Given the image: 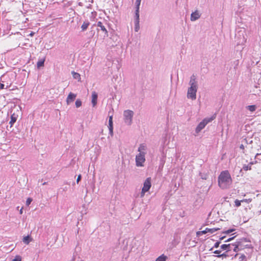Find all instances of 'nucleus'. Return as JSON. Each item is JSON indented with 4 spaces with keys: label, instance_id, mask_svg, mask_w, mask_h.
<instances>
[{
    "label": "nucleus",
    "instance_id": "72a5a7b5",
    "mask_svg": "<svg viewBox=\"0 0 261 261\" xmlns=\"http://www.w3.org/2000/svg\"><path fill=\"white\" fill-rule=\"evenodd\" d=\"M206 229L204 230H202V231H198L197 232V234L198 236H199L200 234H205L206 233Z\"/></svg>",
    "mask_w": 261,
    "mask_h": 261
},
{
    "label": "nucleus",
    "instance_id": "412c9836",
    "mask_svg": "<svg viewBox=\"0 0 261 261\" xmlns=\"http://www.w3.org/2000/svg\"><path fill=\"white\" fill-rule=\"evenodd\" d=\"M246 109L251 112H254L256 109V106L255 105H250L246 107Z\"/></svg>",
    "mask_w": 261,
    "mask_h": 261
},
{
    "label": "nucleus",
    "instance_id": "f8f14e48",
    "mask_svg": "<svg viewBox=\"0 0 261 261\" xmlns=\"http://www.w3.org/2000/svg\"><path fill=\"white\" fill-rule=\"evenodd\" d=\"M200 17V14L198 10L195 11L194 12H192L191 15V20L192 21H196L198 19H199Z\"/></svg>",
    "mask_w": 261,
    "mask_h": 261
},
{
    "label": "nucleus",
    "instance_id": "473e14b6",
    "mask_svg": "<svg viewBox=\"0 0 261 261\" xmlns=\"http://www.w3.org/2000/svg\"><path fill=\"white\" fill-rule=\"evenodd\" d=\"M32 201V199L31 198H28L26 201V205L27 206H29L31 204Z\"/></svg>",
    "mask_w": 261,
    "mask_h": 261
},
{
    "label": "nucleus",
    "instance_id": "a19ab883",
    "mask_svg": "<svg viewBox=\"0 0 261 261\" xmlns=\"http://www.w3.org/2000/svg\"><path fill=\"white\" fill-rule=\"evenodd\" d=\"M147 192V191H143V189H142V191H141V195H140L141 197H144V195H145V193L146 192Z\"/></svg>",
    "mask_w": 261,
    "mask_h": 261
},
{
    "label": "nucleus",
    "instance_id": "4be33fe9",
    "mask_svg": "<svg viewBox=\"0 0 261 261\" xmlns=\"http://www.w3.org/2000/svg\"><path fill=\"white\" fill-rule=\"evenodd\" d=\"M16 117L14 116V115H12L11 117V120L9 122V124H10V127H12L13 124L16 122Z\"/></svg>",
    "mask_w": 261,
    "mask_h": 261
},
{
    "label": "nucleus",
    "instance_id": "7ed1b4c3",
    "mask_svg": "<svg viewBox=\"0 0 261 261\" xmlns=\"http://www.w3.org/2000/svg\"><path fill=\"white\" fill-rule=\"evenodd\" d=\"M250 242L247 238H243L238 239L234 243V247H233V251L234 252H238L240 250H243L245 248H252V245L250 244H246V243Z\"/></svg>",
    "mask_w": 261,
    "mask_h": 261
},
{
    "label": "nucleus",
    "instance_id": "6ab92c4d",
    "mask_svg": "<svg viewBox=\"0 0 261 261\" xmlns=\"http://www.w3.org/2000/svg\"><path fill=\"white\" fill-rule=\"evenodd\" d=\"M32 241L31 238L29 236H25L23 239V242L25 244H29Z\"/></svg>",
    "mask_w": 261,
    "mask_h": 261
},
{
    "label": "nucleus",
    "instance_id": "bb28decb",
    "mask_svg": "<svg viewBox=\"0 0 261 261\" xmlns=\"http://www.w3.org/2000/svg\"><path fill=\"white\" fill-rule=\"evenodd\" d=\"M72 74L73 77L74 79H80V74L79 73H76L74 71H72Z\"/></svg>",
    "mask_w": 261,
    "mask_h": 261
},
{
    "label": "nucleus",
    "instance_id": "c85d7f7f",
    "mask_svg": "<svg viewBox=\"0 0 261 261\" xmlns=\"http://www.w3.org/2000/svg\"><path fill=\"white\" fill-rule=\"evenodd\" d=\"M82 102L81 100L79 99H77L75 101V105L76 108H79L82 106Z\"/></svg>",
    "mask_w": 261,
    "mask_h": 261
},
{
    "label": "nucleus",
    "instance_id": "c756f323",
    "mask_svg": "<svg viewBox=\"0 0 261 261\" xmlns=\"http://www.w3.org/2000/svg\"><path fill=\"white\" fill-rule=\"evenodd\" d=\"M239 259V261H246V256L244 254H241Z\"/></svg>",
    "mask_w": 261,
    "mask_h": 261
},
{
    "label": "nucleus",
    "instance_id": "f03ea898",
    "mask_svg": "<svg viewBox=\"0 0 261 261\" xmlns=\"http://www.w3.org/2000/svg\"><path fill=\"white\" fill-rule=\"evenodd\" d=\"M246 29L242 27H238L236 30L235 42L237 45H244L247 40Z\"/></svg>",
    "mask_w": 261,
    "mask_h": 261
},
{
    "label": "nucleus",
    "instance_id": "f257e3e1",
    "mask_svg": "<svg viewBox=\"0 0 261 261\" xmlns=\"http://www.w3.org/2000/svg\"><path fill=\"white\" fill-rule=\"evenodd\" d=\"M232 183L231 175L228 170L223 171L218 177V185L222 189H227Z\"/></svg>",
    "mask_w": 261,
    "mask_h": 261
},
{
    "label": "nucleus",
    "instance_id": "09e8293b",
    "mask_svg": "<svg viewBox=\"0 0 261 261\" xmlns=\"http://www.w3.org/2000/svg\"><path fill=\"white\" fill-rule=\"evenodd\" d=\"M225 238V236H223L220 238V240H223Z\"/></svg>",
    "mask_w": 261,
    "mask_h": 261
},
{
    "label": "nucleus",
    "instance_id": "ea45409f",
    "mask_svg": "<svg viewBox=\"0 0 261 261\" xmlns=\"http://www.w3.org/2000/svg\"><path fill=\"white\" fill-rule=\"evenodd\" d=\"M234 238H235V237H231V238H228L227 240H225L224 242H230V241H231V240H232Z\"/></svg>",
    "mask_w": 261,
    "mask_h": 261
},
{
    "label": "nucleus",
    "instance_id": "5701e85b",
    "mask_svg": "<svg viewBox=\"0 0 261 261\" xmlns=\"http://www.w3.org/2000/svg\"><path fill=\"white\" fill-rule=\"evenodd\" d=\"M167 259V256L162 254L159 256L155 260V261H166Z\"/></svg>",
    "mask_w": 261,
    "mask_h": 261
},
{
    "label": "nucleus",
    "instance_id": "a878e982",
    "mask_svg": "<svg viewBox=\"0 0 261 261\" xmlns=\"http://www.w3.org/2000/svg\"><path fill=\"white\" fill-rule=\"evenodd\" d=\"M141 2V0H136V2H135L136 10H139Z\"/></svg>",
    "mask_w": 261,
    "mask_h": 261
},
{
    "label": "nucleus",
    "instance_id": "20e7f679",
    "mask_svg": "<svg viewBox=\"0 0 261 261\" xmlns=\"http://www.w3.org/2000/svg\"><path fill=\"white\" fill-rule=\"evenodd\" d=\"M216 118V114H214L210 118H205L202 121H201L195 129V136H197L201 130L203 129L205 126L208 124L209 122L213 121Z\"/></svg>",
    "mask_w": 261,
    "mask_h": 261
},
{
    "label": "nucleus",
    "instance_id": "58836bf2",
    "mask_svg": "<svg viewBox=\"0 0 261 261\" xmlns=\"http://www.w3.org/2000/svg\"><path fill=\"white\" fill-rule=\"evenodd\" d=\"M200 176H201V178L203 179H206L207 178V175L206 174L201 175Z\"/></svg>",
    "mask_w": 261,
    "mask_h": 261
},
{
    "label": "nucleus",
    "instance_id": "2f4dec72",
    "mask_svg": "<svg viewBox=\"0 0 261 261\" xmlns=\"http://www.w3.org/2000/svg\"><path fill=\"white\" fill-rule=\"evenodd\" d=\"M233 64L234 65V69L237 68V67H238V66L239 64V60H235L233 62Z\"/></svg>",
    "mask_w": 261,
    "mask_h": 261
},
{
    "label": "nucleus",
    "instance_id": "b1692460",
    "mask_svg": "<svg viewBox=\"0 0 261 261\" xmlns=\"http://www.w3.org/2000/svg\"><path fill=\"white\" fill-rule=\"evenodd\" d=\"M206 230V232H210V233H213L215 232H216L217 230H219V228H205Z\"/></svg>",
    "mask_w": 261,
    "mask_h": 261
},
{
    "label": "nucleus",
    "instance_id": "6e6552de",
    "mask_svg": "<svg viewBox=\"0 0 261 261\" xmlns=\"http://www.w3.org/2000/svg\"><path fill=\"white\" fill-rule=\"evenodd\" d=\"M135 161L137 167H143L145 162V154L139 153L136 156Z\"/></svg>",
    "mask_w": 261,
    "mask_h": 261
},
{
    "label": "nucleus",
    "instance_id": "f3484780",
    "mask_svg": "<svg viewBox=\"0 0 261 261\" xmlns=\"http://www.w3.org/2000/svg\"><path fill=\"white\" fill-rule=\"evenodd\" d=\"M90 25V22L88 20L85 21L81 26L82 31H86Z\"/></svg>",
    "mask_w": 261,
    "mask_h": 261
},
{
    "label": "nucleus",
    "instance_id": "ddd939ff",
    "mask_svg": "<svg viewBox=\"0 0 261 261\" xmlns=\"http://www.w3.org/2000/svg\"><path fill=\"white\" fill-rule=\"evenodd\" d=\"M189 85L193 87H198L197 82L196 81V77L194 74L191 75L189 82Z\"/></svg>",
    "mask_w": 261,
    "mask_h": 261
},
{
    "label": "nucleus",
    "instance_id": "a18cd8bd",
    "mask_svg": "<svg viewBox=\"0 0 261 261\" xmlns=\"http://www.w3.org/2000/svg\"><path fill=\"white\" fill-rule=\"evenodd\" d=\"M5 85L3 84H1L0 83V89H3L4 88Z\"/></svg>",
    "mask_w": 261,
    "mask_h": 261
},
{
    "label": "nucleus",
    "instance_id": "0eeeda50",
    "mask_svg": "<svg viewBox=\"0 0 261 261\" xmlns=\"http://www.w3.org/2000/svg\"><path fill=\"white\" fill-rule=\"evenodd\" d=\"M198 87L190 86L187 92V97L192 100H195L196 98V93L197 91Z\"/></svg>",
    "mask_w": 261,
    "mask_h": 261
},
{
    "label": "nucleus",
    "instance_id": "a211bd4d",
    "mask_svg": "<svg viewBox=\"0 0 261 261\" xmlns=\"http://www.w3.org/2000/svg\"><path fill=\"white\" fill-rule=\"evenodd\" d=\"M253 164V163L252 162H250L248 165H244L242 169L245 171L250 170L251 169V165Z\"/></svg>",
    "mask_w": 261,
    "mask_h": 261
},
{
    "label": "nucleus",
    "instance_id": "39448f33",
    "mask_svg": "<svg viewBox=\"0 0 261 261\" xmlns=\"http://www.w3.org/2000/svg\"><path fill=\"white\" fill-rule=\"evenodd\" d=\"M134 114V112L129 110H125L123 112L124 121L127 125H130L132 124Z\"/></svg>",
    "mask_w": 261,
    "mask_h": 261
},
{
    "label": "nucleus",
    "instance_id": "c03bdc74",
    "mask_svg": "<svg viewBox=\"0 0 261 261\" xmlns=\"http://www.w3.org/2000/svg\"><path fill=\"white\" fill-rule=\"evenodd\" d=\"M240 148L242 150H243V152H244V146L243 145V144H241L240 146Z\"/></svg>",
    "mask_w": 261,
    "mask_h": 261
},
{
    "label": "nucleus",
    "instance_id": "9b49d317",
    "mask_svg": "<svg viewBox=\"0 0 261 261\" xmlns=\"http://www.w3.org/2000/svg\"><path fill=\"white\" fill-rule=\"evenodd\" d=\"M76 96V94L70 92L66 98L67 104L69 105L71 102H73L75 100Z\"/></svg>",
    "mask_w": 261,
    "mask_h": 261
},
{
    "label": "nucleus",
    "instance_id": "c9c22d12",
    "mask_svg": "<svg viewBox=\"0 0 261 261\" xmlns=\"http://www.w3.org/2000/svg\"><path fill=\"white\" fill-rule=\"evenodd\" d=\"M234 230V229H229L226 230V231L224 232V233L228 234V233H230L233 232Z\"/></svg>",
    "mask_w": 261,
    "mask_h": 261
},
{
    "label": "nucleus",
    "instance_id": "4468645a",
    "mask_svg": "<svg viewBox=\"0 0 261 261\" xmlns=\"http://www.w3.org/2000/svg\"><path fill=\"white\" fill-rule=\"evenodd\" d=\"M109 133L111 136H113V116H110L109 119Z\"/></svg>",
    "mask_w": 261,
    "mask_h": 261
},
{
    "label": "nucleus",
    "instance_id": "7c9ffc66",
    "mask_svg": "<svg viewBox=\"0 0 261 261\" xmlns=\"http://www.w3.org/2000/svg\"><path fill=\"white\" fill-rule=\"evenodd\" d=\"M241 201H240L237 199L236 200L234 201L236 206H237V207L240 206L241 205Z\"/></svg>",
    "mask_w": 261,
    "mask_h": 261
},
{
    "label": "nucleus",
    "instance_id": "49530a36",
    "mask_svg": "<svg viewBox=\"0 0 261 261\" xmlns=\"http://www.w3.org/2000/svg\"><path fill=\"white\" fill-rule=\"evenodd\" d=\"M35 34V33L33 32H31V33L29 35V36L32 37Z\"/></svg>",
    "mask_w": 261,
    "mask_h": 261
},
{
    "label": "nucleus",
    "instance_id": "2eb2a0df",
    "mask_svg": "<svg viewBox=\"0 0 261 261\" xmlns=\"http://www.w3.org/2000/svg\"><path fill=\"white\" fill-rule=\"evenodd\" d=\"M98 95L97 93L95 91L92 93V100L91 102L93 107H95L97 104Z\"/></svg>",
    "mask_w": 261,
    "mask_h": 261
},
{
    "label": "nucleus",
    "instance_id": "f704fd0d",
    "mask_svg": "<svg viewBox=\"0 0 261 261\" xmlns=\"http://www.w3.org/2000/svg\"><path fill=\"white\" fill-rule=\"evenodd\" d=\"M255 159L261 161V153H257L255 155Z\"/></svg>",
    "mask_w": 261,
    "mask_h": 261
},
{
    "label": "nucleus",
    "instance_id": "79ce46f5",
    "mask_svg": "<svg viewBox=\"0 0 261 261\" xmlns=\"http://www.w3.org/2000/svg\"><path fill=\"white\" fill-rule=\"evenodd\" d=\"M81 178H82L81 175H78L77 179H76V182L77 183H79V182L81 180Z\"/></svg>",
    "mask_w": 261,
    "mask_h": 261
},
{
    "label": "nucleus",
    "instance_id": "9d476101",
    "mask_svg": "<svg viewBox=\"0 0 261 261\" xmlns=\"http://www.w3.org/2000/svg\"><path fill=\"white\" fill-rule=\"evenodd\" d=\"M147 147L145 144L142 143L141 144L138 149V151L139 153L146 154L147 152Z\"/></svg>",
    "mask_w": 261,
    "mask_h": 261
},
{
    "label": "nucleus",
    "instance_id": "37998d69",
    "mask_svg": "<svg viewBox=\"0 0 261 261\" xmlns=\"http://www.w3.org/2000/svg\"><path fill=\"white\" fill-rule=\"evenodd\" d=\"M221 252V250H216L214 252V253L215 254H218V255H219V254Z\"/></svg>",
    "mask_w": 261,
    "mask_h": 261
},
{
    "label": "nucleus",
    "instance_id": "4c0bfd02",
    "mask_svg": "<svg viewBox=\"0 0 261 261\" xmlns=\"http://www.w3.org/2000/svg\"><path fill=\"white\" fill-rule=\"evenodd\" d=\"M12 261H21V258L19 256H16Z\"/></svg>",
    "mask_w": 261,
    "mask_h": 261
},
{
    "label": "nucleus",
    "instance_id": "de8ad7c7",
    "mask_svg": "<svg viewBox=\"0 0 261 261\" xmlns=\"http://www.w3.org/2000/svg\"><path fill=\"white\" fill-rule=\"evenodd\" d=\"M22 210H23L22 207L20 210V211H19L20 214H22V212H23Z\"/></svg>",
    "mask_w": 261,
    "mask_h": 261
},
{
    "label": "nucleus",
    "instance_id": "423d86ee",
    "mask_svg": "<svg viewBox=\"0 0 261 261\" xmlns=\"http://www.w3.org/2000/svg\"><path fill=\"white\" fill-rule=\"evenodd\" d=\"M234 244H223L221 246V249L226 250V252L221 255H217L218 257H226L228 256L227 252L229 251L233 250Z\"/></svg>",
    "mask_w": 261,
    "mask_h": 261
},
{
    "label": "nucleus",
    "instance_id": "393cba45",
    "mask_svg": "<svg viewBox=\"0 0 261 261\" xmlns=\"http://www.w3.org/2000/svg\"><path fill=\"white\" fill-rule=\"evenodd\" d=\"M44 63V60H39L37 64V67L40 68V67L43 66Z\"/></svg>",
    "mask_w": 261,
    "mask_h": 261
},
{
    "label": "nucleus",
    "instance_id": "1a4fd4ad",
    "mask_svg": "<svg viewBox=\"0 0 261 261\" xmlns=\"http://www.w3.org/2000/svg\"><path fill=\"white\" fill-rule=\"evenodd\" d=\"M151 178L148 177L144 182L143 187L142 188L143 191H148L150 189L151 184Z\"/></svg>",
    "mask_w": 261,
    "mask_h": 261
},
{
    "label": "nucleus",
    "instance_id": "aec40b11",
    "mask_svg": "<svg viewBox=\"0 0 261 261\" xmlns=\"http://www.w3.org/2000/svg\"><path fill=\"white\" fill-rule=\"evenodd\" d=\"M134 22H140L139 21V10H135V20Z\"/></svg>",
    "mask_w": 261,
    "mask_h": 261
},
{
    "label": "nucleus",
    "instance_id": "dca6fc26",
    "mask_svg": "<svg viewBox=\"0 0 261 261\" xmlns=\"http://www.w3.org/2000/svg\"><path fill=\"white\" fill-rule=\"evenodd\" d=\"M97 26L98 27H99L100 28V30L105 33V35L108 36V31L106 29L105 27L102 24L101 22L98 21L97 23Z\"/></svg>",
    "mask_w": 261,
    "mask_h": 261
},
{
    "label": "nucleus",
    "instance_id": "cd10ccee",
    "mask_svg": "<svg viewBox=\"0 0 261 261\" xmlns=\"http://www.w3.org/2000/svg\"><path fill=\"white\" fill-rule=\"evenodd\" d=\"M135 23V31L137 32L140 29L139 22H134Z\"/></svg>",
    "mask_w": 261,
    "mask_h": 261
},
{
    "label": "nucleus",
    "instance_id": "e433bc0d",
    "mask_svg": "<svg viewBox=\"0 0 261 261\" xmlns=\"http://www.w3.org/2000/svg\"><path fill=\"white\" fill-rule=\"evenodd\" d=\"M220 244V242H219V241H218V242H216V243H215V244H214V248H217L219 247Z\"/></svg>",
    "mask_w": 261,
    "mask_h": 261
}]
</instances>
